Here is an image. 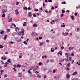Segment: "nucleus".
<instances>
[{
  "label": "nucleus",
  "instance_id": "26",
  "mask_svg": "<svg viewBox=\"0 0 80 80\" xmlns=\"http://www.w3.org/2000/svg\"><path fill=\"white\" fill-rule=\"evenodd\" d=\"M13 69L14 70V72H17V69L15 68H13Z\"/></svg>",
  "mask_w": 80,
  "mask_h": 80
},
{
  "label": "nucleus",
  "instance_id": "2",
  "mask_svg": "<svg viewBox=\"0 0 80 80\" xmlns=\"http://www.w3.org/2000/svg\"><path fill=\"white\" fill-rule=\"evenodd\" d=\"M36 67L37 68H35V67L34 68L33 70V71H34V72H35V70H36L38 68H39L38 66H36Z\"/></svg>",
  "mask_w": 80,
  "mask_h": 80
},
{
  "label": "nucleus",
  "instance_id": "45",
  "mask_svg": "<svg viewBox=\"0 0 80 80\" xmlns=\"http://www.w3.org/2000/svg\"><path fill=\"white\" fill-rule=\"evenodd\" d=\"M33 35H34V32L32 33L31 34L32 36H33Z\"/></svg>",
  "mask_w": 80,
  "mask_h": 80
},
{
  "label": "nucleus",
  "instance_id": "22",
  "mask_svg": "<svg viewBox=\"0 0 80 80\" xmlns=\"http://www.w3.org/2000/svg\"><path fill=\"white\" fill-rule=\"evenodd\" d=\"M62 13H64L65 12V10H62Z\"/></svg>",
  "mask_w": 80,
  "mask_h": 80
},
{
  "label": "nucleus",
  "instance_id": "4",
  "mask_svg": "<svg viewBox=\"0 0 80 80\" xmlns=\"http://www.w3.org/2000/svg\"><path fill=\"white\" fill-rule=\"evenodd\" d=\"M8 12L7 10H6L3 9L2 10V13L3 14L5 13V12Z\"/></svg>",
  "mask_w": 80,
  "mask_h": 80
},
{
  "label": "nucleus",
  "instance_id": "10",
  "mask_svg": "<svg viewBox=\"0 0 80 80\" xmlns=\"http://www.w3.org/2000/svg\"><path fill=\"white\" fill-rule=\"evenodd\" d=\"M54 21L56 22H59V19H55Z\"/></svg>",
  "mask_w": 80,
  "mask_h": 80
},
{
  "label": "nucleus",
  "instance_id": "9",
  "mask_svg": "<svg viewBox=\"0 0 80 80\" xmlns=\"http://www.w3.org/2000/svg\"><path fill=\"white\" fill-rule=\"evenodd\" d=\"M37 26H38V25L36 24H34L33 25V27H37Z\"/></svg>",
  "mask_w": 80,
  "mask_h": 80
},
{
  "label": "nucleus",
  "instance_id": "1",
  "mask_svg": "<svg viewBox=\"0 0 80 80\" xmlns=\"http://www.w3.org/2000/svg\"><path fill=\"white\" fill-rule=\"evenodd\" d=\"M15 12L16 15H19V14H20V13L18 12V9H16L15 10Z\"/></svg>",
  "mask_w": 80,
  "mask_h": 80
},
{
  "label": "nucleus",
  "instance_id": "19",
  "mask_svg": "<svg viewBox=\"0 0 80 80\" xmlns=\"http://www.w3.org/2000/svg\"><path fill=\"white\" fill-rule=\"evenodd\" d=\"M7 36L6 35H5L4 36V40H6V38H7Z\"/></svg>",
  "mask_w": 80,
  "mask_h": 80
},
{
  "label": "nucleus",
  "instance_id": "42",
  "mask_svg": "<svg viewBox=\"0 0 80 80\" xmlns=\"http://www.w3.org/2000/svg\"><path fill=\"white\" fill-rule=\"evenodd\" d=\"M74 15L75 16H77V15H78L77 14V13H75V14H74Z\"/></svg>",
  "mask_w": 80,
  "mask_h": 80
},
{
  "label": "nucleus",
  "instance_id": "8",
  "mask_svg": "<svg viewBox=\"0 0 80 80\" xmlns=\"http://www.w3.org/2000/svg\"><path fill=\"white\" fill-rule=\"evenodd\" d=\"M23 9L24 10H28V8H27V7H23Z\"/></svg>",
  "mask_w": 80,
  "mask_h": 80
},
{
  "label": "nucleus",
  "instance_id": "3",
  "mask_svg": "<svg viewBox=\"0 0 80 80\" xmlns=\"http://www.w3.org/2000/svg\"><path fill=\"white\" fill-rule=\"evenodd\" d=\"M68 50L69 51H71L72 50H73V47L70 46L68 49Z\"/></svg>",
  "mask_w": 80,
  "mask_h": 80
},
{
  "label": "nucleus",
  "instance_id": "35",
  "mask_svg": "<svg viewBox=\"0 0 80 80\" xmlns=\"http://www.w3.org/2000/svg\"><path fill=\"white\" fill-rule=\"evenodd\" d=\"M5 17V14H3L2 15V17Z\"/></svg>",
  "mask_w": 80,
  "mask_h": 80
},
{
  "label": "nucleus",
  "instance_id": "58",
  "mask_svg": "<svg viewBox=\"0 0 80 80\" xmlns=\"http://www.w3.org/2000/svg\"><path fill=\"white\" fill-rule=\"evenodd\" d=\"M71 55H72V56H74V54L72 53L71 54Z\"/></svg>",
  "mask_w": 80,
  "mask_h": 80
},
{
  "label": "nucleus",
  "instance_id": "38",
  "mask_svg": "<svg viewBox=\"0 0 80 80\" xmlns=\"http://www.w3.org/2000/svg\"><path fill=\"white\" fill-rule=\"evenodd\" d=\"M61 49H62V50H63V48H64V47H63V46L61 47Z\"/></svg>",
  "mask_w": 80,
  "mask_h": 80
},
{
  "label": "nucleus",
  "instance_id": "55",
  "mask_svg": "<svg viewBox=\"0 0 80 80\" xmlns=\"http://www.w3.org/2000/svg\"><path fill=\"white\" fill-rule=\"evenodd\" d=\"M10 22H12V18H10Z\"/></svg>",
  "mask_w": 80,
  "mask_h": 80
},
{
  "label": "nucleus",
  "instance_id": "43",
  "mask_svg": "<svg viewBox=\"0 0 80 80\" xmlns=\"http://www.w3.org/2000/svg\"><path fill=\"white\" fill-rule=\"evenodd\" d=\"M19 4V2H17V3L16 4V5H18Z\"/></svg>",
  "mask_w": 80,
  "mask_h": 80
},
{
  "label": "nucleus",
  "instance_id": "11",
  "mask_svg": "<svg viewBox=\"0 0 80 80\" xmlns=\"http://www.w3.org/2000/svg\"><path fill=\"white\" fill-rule=\"evenodd\" d=\"M20 32L21 33H25V31H24V30H23V31H21Z\"/></svg>",
  "mask_w": 80,
  "mask_h": 80
},
{
  "label": "nucleus",
  "instance_id": "12",
  "mask_svg": "<svg viewBox=\"0 0 80 80\" xmlns=\"http://www.w3.org/2000/svg\"><path fill=\"white\" fill-rule=\"evenodd\" d=\"M23 43H24V44H25V45H27V42H26L25 41H24L23 42Z\"/></svg>",
  "mask_w": 80,
  "mask_h": 80
},
{
  "label": "nucleus",
  "instance_id": "59",
  "mask_svg": "<svg viewBox=\"0 0 80 80\" xmlns=\"http://www.w3.org/2000/svg\"><path fill=\"white\" fill-rule=\"evenodd\" d=\"M73 62H74V60H72V63H73Z\"/></svg>",
  "mask_w": 80,
  "mask_h": 80
},
{
  "label": "nucleus",
  "instance_id": "20",
  "mask_svg": "<svg viewBox=\"0 0 80 80\" xmlns=\"http://www.w3.org/2000/svg\"><path fill=\"white\" fill-rule=\"evenodd\" d=\"M51 52H53L54 51V49L53 48H51Z\"/></svg>",
  "mask_w": 80,
  "mask_h": 80
},
{
  "label": "nucleus",
  "instance_id": "30",
  "mask_svg": "<svg viewBox=\"0 0 80 80\" xmlns=\"http://www.w3.org/2000/svg\"><path fill=\"white\" fill-rule=\"evenodd\" d=\"M65 60H66V61H67V62H68V58L67 59H65Z\"/></svg>",
  "mask_w": 80,
  "mask_h": 80
},
{
  "label": "nucleus",
  "instance_id": "39",
  "mask_svg": "<svg viewBox=\"0 0 80 80\" xmlns=\"http://www.w3.org/2000/svg\"><path fill=\"white\" fill-rule=\"evenodd\" d=\"M42 63L41 62H40L39 63V65H42Z\"/></svg>",
  "mask_w": 80,
  "mask_h": 80
},
{
  "label": "nucleus",
  "instance_id": "47",
  "mask_svg": "<svg viewBox=\"0 0 80 80\" xmlns=\"http://www.w3.org/2000/svg\"><path fill=\"white\" fill-rule=\"evenodd\" d=\"M39 40H42V37H39Z\"/></svg>",
  "mask_w": 80,
  "mask_h": 80
},
{
  "label": "nucleus",
  "instance_id": "28",
  "mask_svg": "<svg viewBox=\"0 0 80 80\" xmlns=\"http://www.w3.org/2000/svg\"><path fill=\"white\" fill-rule=\"evenodd\" d=\"M70 63L68 64V67H70Z\"/></svg>",
  "mask_w": 80,
  "mask_h": 80
},
{
  "label": "nucleus",
  "instance_id": "21",
  "mask_svg": "<svg viewBox=\"0 0 80 80\" xmlns=\"http://www.w3.org/2000/svg\"><path fill=\"white\" fill-rule=\"evenodd\" d=\"M3 48V46L2 45H0V48Z\"/></svg>",
  "mask_w": 80,
  "mask_h": 80
},
{
  "label": "nucleus",
  "instance_id": "31",
  "mask_svg": "<svg viewBox=\"0 0 80 80\" xmlns=\"http://www.w3.org/2000/svg\"><path fill=\"white\" fill-rule=\"evenodd\" d=\"M66 70H70V68H66Z\"/></svg>",
  "mask_w": 80,
  "mask_h": 80
},
{
  "label": "nucleus",
  "instance_id": "33",
  "mask_svg": "<svg viewBox=\"0 0 80 80\" xmlns=\"http://www.w3.org/2000/svg\"><path fill=\"white\" fill-rule=\"evenodd\" d=\"M65 27V25H61V27Z\"/></svg>",
  "mask_w": 80,
  "mask_h": 80
},
{
  "label": "nucleus",
  "instance_id": "15",
  "mask_svg": "<svg viewBox=\"0 0 80 80\" xmlns=\"http://www.w3.org/2000/svg\"><path fill=\"white\" fill-rule=\"evenodd\" d=\"M0 33L1 34H3L4 33V31H2L0 32Z\"/></svg>",
  "mask_w": 80,
  "mask_h": 80
},
{
  "label": "nucleus",
  "instance_id": "53",
  "mask_svg": "<svg viewBox=\"0 0 80 80\" xmlns=\"http://www.w3.org/2000/svg\"><path fill=\"white\" fill-rule=\"evenodd\" d=\"M28 10H30L31 9V8L30 7H29L28 8Z\"/></svg>",
  "mask_w": 80,
  "mask_h": 80
},
{
  "label": "nucleus",
  "instance_id": "23",
  "mask_svg": "<svg viewBox=\"0 0 80 80\" xmlns=\"http://www.w3.org/2000/svg\"><path fill=\"white\" fill-rule=\"evenodd\" d=\"M17 67H21V65H19V64H18V65L17 66Z\"/></svg>",
  "mask_w": 80,
  "mask_h": 80
},
{
  "label": "nucleus",
  "instance_id": "13",
  "mask_svg": "<svg viewBox=\"0 0 80 80\" xmlns=\"http://www.w3.org/2000/svg\"><path fill=\"white\" fill-rule=\"evenodd\" d=\"M10 32V30L9 29H7V31H6V32H7V33H8V32Z\"/></svg>",
  "mask_w": 80,
  "mask_h": 80
},
{
  "label": "nucleus",
  "instance_id": "54",
  "mask_svg": "<svg viewBox=\"0 0 80 80\" xmlns=\"http://www.w3.org/2000/svg\"><path fill=\"white\" fill-rule=\"evenodd\" d=\"M66 12H68V13H70V11H69V10H67V11H66Z\"/></svg>",
  "mask_w": 80,
  "mask_h": 80
},
{
  "label": "nucleus",
  "instance_id": "56",
  "mask_svg": "<svg viewBox=\"0 0 80 80\" xmlns=\"http://www.w3.org/2000/svg\"><path fill=\"white\" fill-rule=\"evenodd\" d=\"M33 17H36V15H35V14H33Z\"/></svg>",
  "mask_w": 80,
  "mask_h": 80
},
{
  "label": "nucleus",
  "instance_id": "60",
  "mask_svg": "<svg viewBox=\"0 0 80 80\" xmlns=\"http://www.w3.org/2000/svg\"><path fill=\"white\" fill-rule=\"evenodd\" d=\"M29 40H30L29 39H27L26 40V42H28Z\"/></svg>",
  "mask_w": 80,
  "mask_h": 80
},
{
  "label": "nucleus",
  "instance_id": "18",
  "mask_svg": "<svg viewBox=\"0 0 80 80\" xmlns=\"http://www.w3.org/2000/svg\"><path fill=\"white\" fill-rule=\"evenodd\" d=\"M9 43L10 44H13V43H14V42L11 41L9 42Z\"/></svg>",
  "mask_w": 80,
  "mask_h": 80
},
{
  "label": "nucleus",
  "instance_id": "62",
  "mask_svg": "<svg viewBox=\"0 0 80 80\" xmlns=\"http://www.w3.org/2000/svg\"><path fill=\"white\" fill-rule=\"evenodd\" d=\"M18 34L19 35H21V33H20V32H19V33H18Z\"/></svg>",
  "mask_w": 80,
  "mask_h": 80
},
{
  "label": "nucleus",
  "instance_id": "46",
  "mask_svg": "<svg viewBox=\"0 0 80 80\" xmlns=\"http://www.w3.org/2000/svg\"><path fill=\"white\" fill-rule=\"evenodd\" d=\"M45 13H48V10H46L45 11Z\"/></svg>",
  "mask_w": 80,
  "mask_h": 80
},
{
  "label": "nucleus",
  "instance_id": "17",
  "mask_svg": "<svg viewBox=\"0 0 80 80\" xmlns=\"http://www.w3.org/2000/svg\"><path fill=\"white\" fill-rule=\"evenodd\" d=\"M71 18L72 19V20H74V17H73V16H71Z\"/></svg>",
  "mask_w": 80,
  "mask_h": 80
},
{
  "label": "nucleus",
  "instance_id": "61",
  "mask_svg": "<svg viewBox=\"0 0 80 80\" xmlns=\"http://www.w3.org/2000/svg\"><path fill=\"white\" fill-rule=\"evenodd\" d=\"M30 77H32V74H31L30 75Z\"/></svg>",
  "mask_w": 80,
  "mask_h": 80
},
{
  "label": "nucleus",
  "instance_id": "40",
  "mask_svg": "<svg viewBox=\"0 0 80 80\" xmlns=\"http://www.w3.org/2000/svg\"><path fill=\"white\" fill-rule=\"evenodd\" d=\"M49 61H50V60L49 59H48L47 61V63H48V62H49Z\"/></svg>",
  "mask_w": 80,
  "mask_h": 80
},
{
  "label": "nucleus",
  "instance_id": "57",
  "mask_svg": "<svg viewBox=\"0 0 80 80\" xmlns=\"http://www.w3.org/2000/svg\"><path fill=\"white\" fill-rule=\"evenodd\" d=\"M49 2H52V0H48Z\"/></svg>",
  "mask_w": 80,
  "mask_h": 80
},
{
  "label": "nucleus",
  "instance_id": "36",
  "mask_svg": "<svg viewBox=\"0 0 80 80\" xmlns=\"http://www.w3.org/2000/svg\"><path fill=\"white\" fill-rule=\"evenodd\" d=\"M35 73L37 74L39 73V72H38L37 71H36L35 72Z\"/></svg>",
  "mask_w": 80,
  "mask_h": 80
},
{
  "label": "nucleus",
  "instance_id": "6",
  "mask_svg": "<svg viewBox=\"0 0 80 80\" xmlns=\"http://www.w3.org/2000/svg\"><path fill=\"white\" fill-rule=\"evenodd\" d=\"M66 77L67 78H69V77H70V74H67L66 76Z\"/></svg>",
  "mask_w": 80,
  "mask_h": 80
},
{
  "label": "nucleus",
  "instance_id": "24",
  "mask_svg": "<svg viewBox=\"0 0 80 80\" xmlns=\"http://www.w3.org/2000/svg\"><path fill=\"white\" fill-rule=\"evenodd\" d=\"M54 9H55V8L53 7H52L51 8V10H54Z\"/></svg>",
  "mask_w": 80,
  "mask_h": 80
},
{
  "label": "nucleus",
  "instance_id": "34",
  "mask_svg": "<svg viewBox=\"0 0 80 80\" xmlns=\"http://www.w3.org/2000/svg\"><path fill=\"white\" fill-rule=\"evenodd\" d=\"M35 11L36 12H38V9H35Z\"/></svg>",
  "mask_w": 80,
  "mask_h": 80
},
{
  "label": "nucleus",
  "instance_id": "27",
  "mask_svg": "<svg viewBox=\"0 0 80 80\" xmlns=\"http://www.w3.org/2000/svg\"><path fill=\"white\" fill-rule=\"evenodd\" d=\"M4 77H8V75L7 74H5L4 75Z\"/></svg>",
  "mask_w": 80,
  "mask_h": 80
},
{
  "label": "nucleus",
  "instance_id": "48",
  "mask_svg": "<svg viewBox=\"0 0 80 80\" xmlns=\"http://www.w3.org/2000/svg\"><path fill=\"white\" fill-rule=\"evenodd\" d=\"M49 42V40H46V42H47V43H48V42Z\"/></svg>",
  "mask_w": 80,
  "mask_h": 80
},
{
  "label": "nucleus",
  "instance_id": "64",
  "mask_svg": "<svg viewBox=\"0 0 80 80\" xmlns=\"http://www.w3.org/2000/svg\"><path fill=\"white\" fill-rule=\"evenodd\" d=\"M45 2H48V0H45Z\"/></svg>",
  "mask_w": 80,
  "mask_h": 80
},
{
  "label": "nucleus",
  "instance_id": "51",
  "mask_svg": "<svg viewBox=\"0 0 80 80\" xmlns=\"http://www.w3.org/2000/svg\"><path fill=\"white\" fill-rule=\"evenodd\" d=\"M4 72V70H1V73H2V72Z\"/></svg>",
  "mask_w": 80,
  "mask_h": 80
},
{
  "label": "nucleus",
  "instance_id": "25",
  "mask_svg": "<svg viewBox=\"0 0 80 80\" xmlns=\"http://www.w3.org/2000/svg\"><path fill=\"white\" fill-rule=\"evenodd\" d=\"M37 77H39V78H41V76H40V75H39V74H38L37 75Z\"/></svg>",
  "mask_w": 80,
  "mask_h": 80
},
{
  "label": "nucleus",
  "instance_id": "49",
  "mask_svg": "<svg viewBox=\"0 0 80 80\" xmlns=\"http://www.w3.org/2000/svg\"><path fill=\"white\" fill-rule=\"evenodd\" d=\"M55 72H56V70H53V73H55Z\"/></svg>",
  "mask_w": 80,
  "mask_h": 80
},
{
  "label": "nucleus",
  "instance_id": "32",
  "mask_svg": "<svg viewBox=\"0 0 80 80\" xmlns=\"http://www.w3.org/2000/svg\"><path fill=\"white\" fill-rule=\"evenodd\" d=\"M63 15H64V14L63 13H62L61 14V17H63Z\"/></svg>",
  "mask_w": 80,
  "mask_h": 80
},
{
  "label": "nucleus",
  "instance_id": "63",
  "mask_svg": "<svg viewBox=\"0 0 80 80\" xmlns=\"http://www.w3.org/2000/svg\"><path fill=\"white\" fill-rule=\"evenodd\" d=\"M17 67V66L16 65H14V68H16V67Z\"/></svg>",
  "mask_w": 80,
  "mask_h": 80
},
{
  "label": "nucleus",
  "instance_id": "7",
  "mask_svg": "<svg viewBox=\"0 0 80 80\" xmlns=\"http://www.w3.org/2000/svg\"><path fill=\"white\" fill-rule=\"evenodd\" d=\"M45 44V43L42 42H41L40 43V46H41V45L42 46V45H44Z\"/></svg>",
  "mask_w": 80,
  "mask_h": 80
},
{
  "label": "nucleus",
  "instance_id": "37",
  "mask_svg": "<svg viewBox=\"0 0 80 80\" xmlns=\"http://www.w3.org/2000/svg\"><path fill=\"white\" fill-rule=\"evenodd\" d=\"M28 72L29 73H31V72H30V70L28 71Z\"/></svg>",
  "mask_w": 80,
  "mask_h": 80
},
{
  "label": "nucleus",
  "instance_id": "16",
  "mask_svg": "<svg viewBox=\"0 0 80 80\" xmlns=\"http://www.w3.org/2000/svg\"><path fill=\"white\" fill-rule=\"evenodd\" d=\"M5 65H4V67H7V65H8L6 62L5 63Z\"/></svg>",
  "mask_w": 80,
  "mask_h": 80
},
{
  "label": "nucleus",
  "instance_id": "29",
  "mask_svg": "<svg viewBox=\"0 0 80 80\" xmlns=\"http://www.w3.org/2000/svg\"><path fill=\"white\" fill-rule=\"evenodd\" d=\"M62 4H64V5H65V4H66V2H65V1H64L63 2H62Z\"/></svg>",
  "mask_w": 80,
  "mask_h": 80
},
{
  "label": "nucleus",
  "instance_id": "44",
  "mask_svg": "<svg viewBox=\"0 0 80 80\" xmlns=\"http://www.w3.org/2000/svg\"><path fill=\"white\" fill-rule=\"evenodd\" d=\"M46 77L47 76L46 75H45V76L44 77V79H45V78H46Z\"/></svg>",
  "mask_w": 80,
  "mask_h": 80
},
{
  "label": "nucleus",
  "instance_id": "50",
  "mask_svg": "<svg viewBox=\"0 0 80 80\" xmlns=\"http://www.w3.org/2000/svg\"><path fill=\"white\" fill-rule=\"evenodd\" d=\"M25 65H26V67H28V65H27V62H25Z\"/></svg>",
  "mask_w": 80,
  "mask_h": 80
},
{
  "label": "nucleus",
  "instance_id": "52",
  "mask_svg": "<svg viewBox=\"0 0 80 80\" xmlns=\"http://www.w3.org/2000/svg\"><path fill=\"white\" fill-rule=\"evenodd\" d=\"M61 52H62L61 51H60L59 52H58V54L59 55L60 54V53H61Z\"/></svg>",
  "mask_w": 80,
  "mask_h": 80
},
{
  "label": "nucleus",
  "instance_id": "41",
  "mask_svg": "<svg viewBox=\"0 0 80 80\" xmlns=\"http://www.w3.org/2000/svg\"><path fill=\"white\" fill-rule=\"evenodd\" d=\"M17 30H20V28H19L18 27H16V28Z\"/></svg>",
  "mask_w": 80,
  "mask_h": 80
},
{
  "label": "nucleus",
  "instance_id": "14",
  "mask_svg": "<svg viewBox=\"0 0 80 80\" xmlns=\"http://www.w3.org/2000/svg\"><path fill=\"white\" fill-rule=\"evenodd\" d=\"M8 62H9V63H11V61L10 59H9L7 61Z\"/></svg>",
  "mask_w": 80,
  "mask_h": 80
},
{
  "label": "nucleus",
  "instance_id": "5",
  "mask_svg": "<svg viewBox=\"0 0 80 80\" xmlns=\"http://www.w3.org/2000/svg\"><path fill=\"white\" fill-rule=\"evenodd\" d=\"M78 73V72L77 71H75V72H74L73 74H72V75H77Z\"/></svg>",
  "mask_w": 80,
  "mask_h": 80
}]
</instances>
